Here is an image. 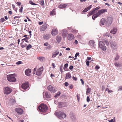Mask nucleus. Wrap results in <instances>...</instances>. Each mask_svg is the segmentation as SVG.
Listing matches in <instances>:
<instances>
[{"mask_svg": "<svg viewBox=\"0 0 122 122\" xmlns=\"http://www.w3.org/2000/svg\"><path fill=\"white\" fill-rule=\"evenodd\" d=\"M102 49L103 50V51H105L106 50V46H103L102 47H101Z\"/></svg>", "mask_w": 122, "mask_h": 122, "instance_id": "nucleus-39", "label": "nucleus"}, {"mask_svg": "<svg viewBox=\"0 0 122 122\" xmlns=\"http://www.w3.org/2000/svg\"><path fill=\"white\" fill-rule=\"evenodd\" d=\"M29 39V38L27 37H25V38H24V39H23L21 40V41H25L26 42H28V40Z\"/></svg>", "mask_w": 122, "mask_h": 122, "instance_id": "nucleus-32", "label": "nucleus"}, {"mask_svg": "<svg viewBox=\"0 0 122 122\" xmlns=\"http://www.w3.org/2000/svg\"><path fill=\"white\" fill-rule=\"evenodd\" d=\"M62 103L63 102H59L58 103L59 106V107H61Z\"/></svg>", "mask_w": 122, "mask_h": 122, "instance_id": "nucleus-45", "label": "nucleus"}, {"mask_svg": "<svg viewBox=\"0 0 122 122\" xmlns=\"http://www.w3.org/2000/svg\"><path fill=\"white\" fill-rule=\"evenodd\" d=\"M8 80L11 82H15L16 79L14 76V74H12L10 75H8L7 77Z\"/></svg>", "mask_w": 122, "mask_h": 122, "instance_id": "nucleus-4", "label": "nucleus"}, {"mask_svg": "<svg viewBox=\"0 0 122 122\" xmlns=\"http://www.w3.org/2000/svg\"><path fill=\"white\" fill-rule=\"evenodd\" d=\"M31 71L30 69H27L25 71V75L27 76L30 75V74L31 73Z\"/></svg>", "mask_w": 122, "mask_h": 122, "instance_id": "nucleus-18", "label": "nucleus"}, {"mask_svg": "<svg viewBox=\"0 0 122 122\" xmlns=\"http://www.w3.org/2000/svg\"><path fill=\"white\" fill-rule=\"evenodd\" d=\"M79 52L76 53L75 56V57L76 58L79 55Z\"/></svg>", "mask_w": 122, "mask_h": 122, "instance_id": "nucleus-51", "label": "nucleus"}, {"mask_svg": "<svg viewBox=\"0 0 122 122\" xmlns=\"http://www.w3.org/2000/svg\"><path fill=\"white\" fill-rule=\"evenodd\" d=\"M119 58V56L118 55H117L116 57H115V60H118Z\"/></svg>", "mask_w": 122, "mask_h": 122, "instance_id": "nucleus-46", "label": "nucleus"}, {"mask_svg": "<svg viewBox=\"0 0 122 122\" xmlns=\"http://www.w3.org/2000/svg\"><path fill=\"white\" fill-rule=\"evenodd\" d=\"M76 97L77 98V99L78 101H79L80 100V96L79 95H76Z\"/></svg>", "mask_w": 122, "mask_h": 122, "instance_id": "nucleus-44", "label": "nucleus"}, {"mask_svg": "<svg viewBox=\"0 0 122 122\" xmlns=\"http://www.w3.org/2000/svg\"><path fill=\"white\" fill-rule=\"evenodd\" d=\"M75 38V37L74 35L71 34H68L67 36V39L68 40L72 41Z\"/></svg>", "mask_w": 122, "mask_h": 122, "instance_id": "nucleus-11", "label": "nucleus"}, {"mask_svg": "<svg viewBox=\"0 0 122 122\" xmlns=\"http://www.w3.org/2000/svg\"><path fill=\"white\" fill-rule=\"evenodd\" d=\"M48 107L46 105L44 104H41L39 107V111L42 112H45L47 109Z\"/></svg>", "mask_w": 122, "mask_h": 122, "instance_id": "nucleus-3", "label": "nucleus"}, {"mask_svg": "<svg viewBox=\"0 0 122 122\" xmlns=\"http://www.w3.org/2000/svg\"><path fill=\"white\" fill-rule=\"evenodd\" d=\"M116 29L115 28L114 29L113 28V30H111L110 31V32L111 33L115 34L116 33Z\"/></svg>", "mask_w": 122, "mask_h": 122, "instance_id": "nucleus-26", "label": "nucleus"}, {"mask_svg": "<svg viewBox=\"0 0 122 122\" xmlns=\"http://www.w3.org/2000/svg\"><path fill=\"white\" fill-rule=\"evenodd\" d=\"M12 91V89L10 87H7L4 88V93L6 95L9 94Z\"/></svg>", "mask_w": 122, "mask_h": 122, "instance_id": "nucleus-5", "label": "nucleus"}, {"mask_svg": "<svg viewBox=\"0 0 122 122\" xmlns=\"http://www.w3.org/2000/svg\"><path fill=\"white\" fill-rule=\"evenodd\" d=\"M112 20V17H109L107 18V20L106 22V24L107 26H109L111 24Z\"/></svg>", "mask_w": 122, "mask_h": 122, "instance_id": "nucleus-6", "label": "nucleus"}, {"mask_svg": "<svg viewBox=\"0 0 122 122\" xmlns=\"http://www.w3.org/2000/svg\"><path fill=\"white\" fill-rule=\"evenodd\" d=\"M49 44L47 42H46L44 44V45L45 46H47Z\"/></svg>", "mask_w": 122, "mask_h": 122, "instance_id": "nucleus-63", "label": "nucleus"}, {"mask_svg": "<svg viewBox=\"0 0 122 122\" xmlns=\"http://www.w3.org/2000/svg\"><path fill=\"white\" fill-rule=\"evenodd\" d=\"M111 43V45L112 47V48H114L115 46H116L115 45V44H113V43Z\"/></svg>", "mask_w": 122, "mask_h": 122, "instance_id": "nucleus-47", "label": "nucleus"}, {"mask_svg": "<svg viewBox=\"0 0 122 122\" xmlns=\"http://www.w3.org/2000/svg\"><path fill=\"white\" fill-rule=\"evenodd\" d=\"M37 59L41 61H43V60H44L45 58L43 57H38Z\"/></svg>", "mask_w": 122, "mask_h": 122, "instance_id": "nucleus-28", "label": "nucleus"}, {"mask_svg": "<svg viewBox=\"0 0 122 122\" xmlns=\"http://www.w3.org/2000/svg\"><path fill=\"white\" fill-rule=\"evenodd\" d=\"M71 32L74 34H76L78 32V30L75 29H72Z\"/></svg>", "mask_w": 122, "mask_h": 122, "instance_id": "nucleus-31", "label": "nucleus"}, {"mask_svg": "<svg viewBox=\"0 0 122 122\" xmlns=\"http://www.w3.org/2000/svg\"><path fill=\"white\" fill-rule=\"evenodd\" d=\"M72 79L74 80L75 81H76L77 80V78L76 77H75L74 76H73L72 77Z\"/></svg>", "mask_w": 122, "mask_h": 122, "instance_id": "nucleus-59", "label": "nucleus"}, {"mask_svg": "<svg viewBox=\"0 0 122 122\" xmlns=\"http://www.w3.org/2000/svg\"><path fill=\"white\" fill-rule=\"evenodd\" d=\"M90 100V98L89 96L87 97L86 101L87 102H89Z\"/></svg>", "mask_w": 122, "mask_h": 122, "instance_id": "nucleus-57", "label": "nucleus"}, {"mask_svg": "<svg viewBox=\"0 0 122 122\" xmlns=\"http://www.w3.org/2000/svg\"><path fill=\"white\" fill-rule=\"evenodd\" d=\"M105 42L107 46H108L109 45V43L107 40H105L104 41Z\"/></svg>", "mask_w": 122, "mask_h": 122, "instance_id": "nucleus-53", "label": "nucleus"}, {"mask_svg": "<svg viewBox=\"0 0 122 122\" xmlns=\"http://www.w3.org/2000/svg\"><path fill=\"white\" fill-rule=\"evenodd\" d=\"M50 37L49 35L48 34H46L45 35L43 36V38L45 40H47Z\"/></svg>", "mask_w": 122, "mask_h": 122, "instance_id": "nucleus-27", "label": "nucleus"}, {"mask_svg": "<svg viewBox=\"0 0 122 122\" xmlns=\"http://www.w3.org/2000/svg\"><path fill=\"white\" fill-rule=\"evenodd\" d=\"M95 42L94 41L91 40L89 41V45L90 46H92L93 47H94L95 45Z\"/></svg>", "mask_w": 122, "mask_h": 122, "instance_id": "nucleus-15", "label": "nucleus"}, {"mask_svg": "<svg viewBox=\"0 0 122 122\" xmlns=\"http://www.w3.org/2000/svg\"><path fill=\"white\" fill-rule=\"evenodd\" d=\"M71 77V75L70 72H68L66 74L65 79H70Z\"/></svg>", "mask_w": 122, "mask_h": 122, "instance_id": "nucleus-17", "label": "nucleus"}, {"mask_svg": "<svg viewBox=\"0 0 122 122\" xmlns=\"http://www.w3.org/2000/svg\"><path fill=\"white\" fill-rule=\"evenodd\" d=\"M104 36H107L108 37H109L110 36V34L108 32H106L105 34H104Z\"/></svg>", "mask_w": 122, "mask_h": 122, "instance_id": "nucleus-36", "label": "nucleus"}, {"mask_svg": "<svg viewBox=\"0 0 122 122\" xmlns=\"http://www.w3.org/2000/svg\"><path fill=\"white\" fill-rule=\"evenodd\" d=\"M61 94V92H58L57 94L55 95L54 97H57L59 96Z\"/></svg>", "mask_w": 122, "mask_h": 122, "instance_id": "nucleus-35", "label": "nucleus"}, {"mask_svg": "<svg viewBox=\"0 0 122 122\" xmlns=\"http://www.w3.org/2000/svg\"><path fill=\"white\" fill-rule=\"evenodd\" d=\"M71 118L72 120L73 121H74L75 119V117L73 116L71 117Z\"/></svg>", "mask_w": 122, "mask_h": 122, "instance_id": "nucleus-64", "label": "nucleus"}, {"mask_svg": "<svg viewBox=\"0 0 122 122\" xmlns=\"http://www.w3.org/2000/svg\"><path fill=\"white\" fill-rule=\"evenodd\" d=\"M55 10V9H54L52 11H50V15L53 16L56 15V13Z\"/></svg>", "mask_w": 122, "mask_h": 122, "instance_id": "nucleus-22", "label": "nucleus"}, {"mask_svg": "<svg viewBox=\"0 0 122 122\" xmlns=\"http://www.w3.org/2000/svg\"><path fill=\"white\" fill-rule=\"evenodd\" d=\"M15 111L17 112L20 115L23 113V110L20 108H17L15 109Z\"/></svg>", "mask_w": 122, "mask_h": 122, "instance_id": "nucleus-13", "label": "nucleus"}, {"mask_svg": "<svg viewBox=\"0 0 122 122\" xmlns=\"http://www.w3.org/2000/svg\"><path fill=\"white\" fill-rule=\"evenodd\" d=\"M58 31L56 29H53L51 32V34L53 36H55L58 33Z\"/></svg>", "mask_w": 122, "mask_h": 122, "instance_id": "nucleus-14", "label": "nucleus"}, {"mask_svg": "<svg viewBox=\"0 0 122 122\" xmlns=\"http://www.w3.org/2000/svg\"><path fill=\"white\" fill-rule=\"evenodd\" d=\"M106 20L105 19L102 18L101 19V20L100 22V25L101 24L102 25H104V23L105 22Z\"/></svg>", "mask_w": 122, "mask_h": 122, "instance_id": "nucleus-23", "label": "nucleus"}, {"mask_svg": "<svg viewBox=\"0 0 122 122\" xmlns=\"http://www.w3.org/2000/svg\"><path fill=\"white\" fill-rule=\"evenodd\" d=\"M29 86V83L26 82L23 84L21 86V87L22 89L25 90L28 88Z\"/></svg>", "mask_w": 122, "mask_h": 122, "instance_id": "nucleus-10", "label": "nucleus"}, {"mask_svg": "<svg viewBox=\"0 0 122 122\" xmlns=\"http://www.w3.org/2000/svg\"><path fill=\"white\" fill-rule=\"evenodd\" d=\"M65 86H67L69 85L68 83V82H65L64 83Z\"/></svg>", "mask_w": 122, "mask_h": 122, "instance_id": "nucleus-58", "label": "nucleus"}, {"mask_svg": "<svg viewBox=\"0 0 122 122\" xmlns=\"http://www.w3.org/2000/svg\"><path fill=\"white\" fill-rule=\"evenodd\" d=\"M29 2L30 4L33 5H37V4H36L34 3H33L31 1V0L29 1Z\"/></svg>", "mask_w": 122, "mask_h": 122, "instance_id": "nucleus-34", "label": "nucleus"}, {"mask_svg": "<svg viewBox=\"0 0 122 122\" xmlns=\"http://www.w3.org/2000/svg\"><path fill=\"white\" fill-rule=\"evenodd\" d=\"M23 9V7L22 6H21L20 7V9L19 11L20 12H22V10Z\"/></svg>", "mask_w": 122, "mask_h": 122, "instance_id": "nucleus-50", "label": "nucleus"}, {"mask_svg": "<svg viewBox=\"0 0 122 122\" xmlns=\"http://www.w3.org/2000/svg\"><path fill=\"white\" fill-rule=\"evenodd\" d=\"M105 44L104 42H102V41H100L99 42V46L101 48L103 46H104Z\"/></svg>", "mask_w": 122, "mask_h": 122, "instance_id": "nucleus-25", "label": "nucleus"}, {"mask_svg": "<svg viewBox=\"0 0 122 122\" xmlns=\"http://www.w3.org/2000/svg\"><path fill=\"white\" fill-rule=\"evenodd\" d=\"M43 70V67L39 68L37 71L36 75L38 76H40L42 74V72Z\"/></svg>", "mask_w": 122, "mask_h": 122, "instance_id": "nucleus-8", "label": "nucleus"}, {"mask_svg": "<svg viewBox=\"0 0 122 122\" xmlns=\"http://www.w3.org/2000/svg\"><path fill=\"white\" fill-rule=\"evenodd\" d=\"M100 8V7L98 6V7H97L96 8L94 9L93 10V11H94L95 12V11L96 10L99 9Z\"/></svg>", "mask_w": 122, "mask_h": 122, "instance_id": "nucleus-40", "label": "nucleus"}, {"mask_svg": "<svg viewBox=\"0 0 122 122\" xmlns=\"http://www.w3.org/2000/svg\"><path fill=\"white\" fill-rule=\"evenodd\" d=\"M100 68V67L98 65H97L95 67V69L97 70Z\"/></svg>", "mask_w": 122, "mask_h": 122, "instance_id": "nucleus-48", "label": "nucleus"}, {"mask_svg": "<svg viewBox=\"0 0 122 122\" xmlns=\"http://www.w3.org/2000/svg\"><path fill=\"white\" fill-rule=\"evenodd\" d=\"M5 20L4 18H1L0 19V21L2 23Z\"/></svg>", "mask_w": 122, "mask_h": 122, "instance_id": "nucleus-41", "label": "nucleus"}, {"mask_svg": "<svg viewBox=\"0 0 122 122\" xmlns=\"http://www.w3.org/2000/svg\"><path fill=\"white\" fill-rule=\"evenodd\" d=\"M68 66V64L67 63H66L64 65V67L63 68V69L65 71H66V70L65 69V68H67Z\"/></svg>", "mask_w": 122, "mask_h": 122, "instance_id": "nucleus-33", "label": "nucleus"}, {"mask_svg": "<svg viewBox=\"0 0 122 122\" xmlns=\"http://www.w3.org/2000/svg\"><path fill=\"white\" fill-rule=\"evenodd\" d=\"M12 5L13 7V8L14 10H17V8H15V6L13 4H12Z\"/></svg>", "mask_w": 122, "mask_h": 122, "instance_id": "nucleus-49", "label": "nucleus"}, {"mask_svg": "<svg viewBox=\"0 0 122 122\" xmlns=\"http://www.w3.org/2000/svg\"><path fill=\"white\" fill-rule=\"evenodd\" d=\"M73 68V66H71L69 67V69L71 70Z\"/></svg>", "mask_w": 122, "mask_h": 122, "instance_id": "nucleus-62", "label": "nucleus"}, {"mask_svg": "<svg viewBox=\"0 0 122 122\" xmlns=\"http://www.w3.org/2000/svg\"><path fill=\"white\" fill-rule=\"evenodd\" d=\"M52 48V47L50 45H49L45 47V50H51Z\"/></svg>", "mask_w": 122, "mask_h": 122, "instance_id": "nucleus-24", "label": "nucleus"}, {"mask_svg": "<svg viewBox=\"0 0 122 122\" xmlns=\"http://www.w3.org/2000/svg\"><path fill=\"white\" fill-rule=\"evenodd\" d=\"M107 12V10L105 9H103L101 10H100L98 11V12L95 14L93 15L92 16V19L94 20H95V18H97L99 16L105 12Z\"/></svg>", "mask_w": 122, "mask_h": 122, "instance_id": "nucleus-1", "label": "nucleus"}, {"mask_svg": "<svg viewBox=\"0 0 122 122\" xmlns=\"http://www.w3.org/2000/svg\"><path fill=\"white\" fill-rule=\"evenodd\" d=\"M52 56L51 57V58H53L55 57H56V56L53 53L52 54Z\"/></svg>", "mask_w": 122, "mask_h": 122, "instance_id": "nucleus-61", "label": "nucleus"}, {"mask_svg": "<svg viewBox=\"0 0 122 122\" xmlns=\"http://www.w3.org/2000/svg\"><path fill=\"white\" fill-rule=\"evenodd\" d=\"M122 90V86H120L118 87V91H120Z\"/></svg>", "mask_w": 122, "mask_h": 122, "instance_id": "nucleus-42", "label": "nucleus"}, {"mask_svg": "<svg viewBox=\"0 0 122 122\" xmlns=\"http://www.w3.org/2000/svg\"><path fill=\"white\" fill-rule=\"evenodd\" d=\"M47 28V25L46 23H44L43 24V25L40 28V30L41 31H43L45 30Z\"/></svg>", "mask_w": 122, "mask_h": 122, "instance_id": "nucleus-7", "label": "nucleus"}, {"mask_svg": "<svg viewBox=\"0 0 122 122\" xmlns=\"http://www.w3.org/2000/svg\"><path fill=\"white\" fill-rule=\"evenodd\" d=\"M55 115L58 118L61 119L65 118L66 117V114L63 112H62L61 111H59L58 112L56 111L55 113Z\"/></svg>", "mask_w": 122, "mask_h": 122, "instance_id": "nucleus-2", "label": "nucleus"}, {"mask_svg": "<svg viewBox=\"0 0 122 122\" xmlns=\"http://www.w3.org/2000/svg\"><path fill=\"white\" fill-rule=\"evenodd\" d=\"M45 95L46 98L44 97V98L46 100H47L48 98H50L51 97V95L49 94L48 92H46L45 93Z\"/></svg>", "mask_w": 122, "mask_h": 122, "instance_id": "nucleus-16", "label": "nucleus"}, {"mask_svg": "<svg viewBox=\"0 0 122 122\" xmlns=\"http://www.w3.org/2000/svg\"><path fill=\"white\" fill-rule=\"evenodd\" d=\"M61 36H57L56 37V40L59 43L61 41Z\"/></svg>", "mask_w": 122, "mask_h": 122, "instance_id": "nucleus-21", "label": "nucleus"}, {"mask_svg": "<svg viewBox=\"0 0 122 122\" xmlns=\"http://www.w3.org/2000/svg\"><path fill=\"white\" fill-rule=\"evenodd\" d=\"M92 5H90L88 7L86 8L82 12H85L88 11L91 8Z\"/></svg>", "mask_w": 122, "mask_h": 122, "instance_id": "nucleus-20", "label": "nucleus"}, {"mask_svg": "<svg viewBox=\"0 0 122 122\" xmlns=\"http://www.w3.org/2000/svg\"><path fill=\"white\" fill-rule=\"evenodd\" d=\"M59 53V52L58 50H57L55 52H54L53 53L55 54V55L56 56L57 55H58V54Z\"/></svg>", "mask_w": 122, "mask_h": 122, "instance_id": "nucleus-43", "label": "nucleus"}, {"mask_svg": "<svg viewBox=\"0 0 122 122\" xmlns=\"http://www.w3.org/2000/svg\"><path fill=\"white\" fill-rule=\"evenodd\" d=\"M31 45L30 44H29L27 46L26 49L27 50H28L30 48H31Z\"/></svg>", "mask_w": 122, "mask_h": 122, "instance_id": "nucleus-37", "label": "nucleus"}, {"mask_svg": "<svg viewBox=\"0 0 122 122\" xmlns=\"http://www.w3.org/2000/svg\"><path fill=\"white\" fill-rule=\"evenodd\" d=\"M61 33L62 34V36L64 38L67 36L68 34L67 30L64 29L62 30Z\"/></svg>", "mask_w": 122, "mask_h": 122, "instance_id": "nucleus-9", "label": "nucleus"}, {"mask_svg": "<svg viewBox=\"0 0 122 122\" xmlns=\"http://www.w3.org/2000/svg\"><path fill=\"white\" fill-rule=\"evenodd\" d=\"M89 61H87L86 62V64L87 66H88L89 65Z\"/></svg>", "mask_w": 122, "mask_h": 122, "instance_id": "nucleus-56", "label": "nucleus"}, {"mask_svg": "<svg viewBox=\"0 0 122 122\" xmlns=\"http://www.w3.org/2000/svg\"><path fill=\"white\" fill-rule=\"evenodd\" d=\"M114 65L118 67H120L122 65L121 64L118 63L117 62L115 63Z\"/></svg>", "mask_w": 122, "mask_h": 122, "instance_id": "nucleus-29", "label": "nucleus"}, {"mask_svg": "<svg viewBox=\"0 0 122 122\" xmlns=\"http://www.w3.org/2000/svg\"><path fill=\"white\" fill-rule=\"evenodd\" d=\"M40 4L41 5H44V1L43 0L41 1L40 2Z\"/></svg>", "mask_w": 122, "mask_h": 122, "instance_id": "nucleus-55", "label": "nucleus"}, {"mask_svg": "<svg viewBox=\"0 0 122 122\" xmlns=\"http://www.w3.org/2000/svg\"><path fill=\"white\" fill-rule=\"evenodd\" d=\"M48 90L51 92L55 93L56 92V90L55 89H53V88L51 85H49L47 87Z\"/></svg>", "mask_w": 122, "mask_h": 122, "instance_id": "nucleus-12", "label": "nucleus"}, {"mask_svg": "<svg viewBox=\"0 0 122 122\" xmlns=\"http://www.w3.org/2000/svg\"><path fill=\"white\" fill-rule=\"evenodd\" d=\"M62 66H61L60 67V70L61 73L62 72Z\"/></svg>", "mask_w": 122, "mask_h": 122, "instance_id": "nucleus-54", "label": "nucleus"}, {"mask_svg": "<svg viewBox=\"0 0 122 122\" xmlns=\"http://www.w3.org/2000/svg\"><path fill=\"white\" fill-rule=\"evenodd\" d=\"M16 4H17L18 5L20 6V5L21 4V3L19 2H18L17 3H16Z\"/></svg>", "mask_w": 122, "mask_h": 122, "instance_id": "nucleus-60", "label": "nucleus"}, {"mask_svg": "<svg viewBox=\"0 0 122 122\" xmlns=\"http://www.w3.org/2000/svg\"><path fill=\"white\" fill-rule=\"evenodd\" d=\"M67 5L65 4H61L58 6V7L61 9H63V8H65L66 7Z\"/></svg>", "mask_w": 122, "mask_h": 122, "instance_id": "nucleus-19", "label": "nucleus"}, {"mask_svg": "<svg viewBox=\"0 0 122 122\" xmlns=\"http://www.w3.org/2000/svg\"><path fill=\"white\" fill-rule=\"evenodd\" d=\"M95 13V11H93V10L89 12V15L90 16L92 15L93 13Z\"/></svg>", "mask_w": 122, "mask_h": 122, "instance_id": "nucleus-30", "label": "nucleus"}, {"mask_svg": "<svg viewBox=\"0 0 122 122\" xmlns=\"http://www.w3.org/2000/svg\"><path fill=\"white\" fill-rule=\"evenodd\" d=\"M21 63L22 62L21 61H18L16 62V64L17 65H19L20 64H21Z\"/></svg>", "mask_w": 122, "mask_h": 122, "instance_id": "nucleus-52", "label": "nucleus"}, {"mask_svg": "<svg viewBox=\"0 0 122 122\" xmlns=\"http://www.w3.org/2000/svg\"><path fill=\"white\" fill-rule=\"evenodd\" d=\"M91 89L89 88H88L86 90V94L87 95V94L88 93L90 92V91L91 90Z\"/></svg>", "mask_w": 122, "mask_h": 122, "instance_id": "nucleus-38", "label": "nucleus"}]
</instances>
